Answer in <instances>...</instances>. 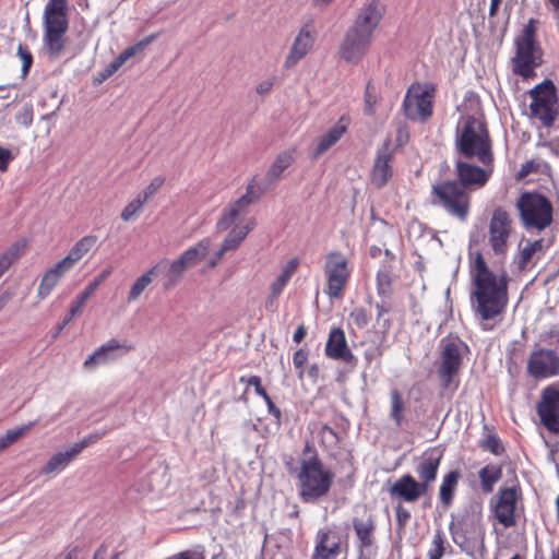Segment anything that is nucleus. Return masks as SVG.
<instances>
[{"mask_svg":"<svg viewBox=\"0 0 559 559\" xmlns=\"http://www.w3.org/2000/svg\"><path fill=\"white\" fill-rule=\"evenodd\" d=\"M469 275L473 284L471 301L475 316L484 322L501 317L509 302L510 277L507 271L495 274L483 253L477 251L469 263ZM481 326L485 331L493 328L487 323Z\"/></svg>","mask_w":559,"mask_h":559,"instance_id":"f257e3e1","label":"nucleus"},{"mask_svg":"<svg viewBox=\"0 0 559 559\" xmlns=\"http://www.w3.org/2000/svg\"><path fill=\"white\" fill-rule=\"evenodd\" d=\"M540 21L530 19L513 39L514 53L510 59L511 71L523 82L537 78V69L544 62V49L538 40Z\"/></svg>","mask_w":559,"mask_h":559,"instance_id":"f03ea898","label":"nucleus"},{"mask_svg":"<svg viewBox=\"0 0 559 559\" xmlns=\"http://www.w3.org/2000/svg\"><path fill=\"white\" fill-rule=\"evenodd\" d=\"M297 480L298 493L304 502L317 501L328 495L334 481V473L324 465L309 441L302 449Z\"/></svg>","mask_w":559,"mask_h":559,"instance_id":"7ed1b4c3","label":"nucleus"},{"mask_svg":"<svg viewBox=\"0 0 559 559\" xmlns=\"http://www.w3.org/2000/svg\"><path fill=\"white\" fill-rule=\"evenodd\" d=\"M456 150L467 159H477L483 166H493L492 141L487 124L467 116L456 135Z\"/></svg>","mask_w":559,"mask_h":559,"instance_id":"20e7f679","label":"nucleus"},{"mask_svg":"<svg viewBox=\"0 0 559 559\" xmlns=\"http://www.w3.org/2000/svg\"><path fill=\"white\" fill-rule=\"evenodd\" d=\"M69 0H49L43 13V48L51 60L59 59L68 45Z\"/></svg>","mask_w":559,"mask_h":559,"instance_id":"39448f33","label":"nucleus"},{"mask_svg":"<svg viewBox=\"0 0 559 559\" xmlns=\"http://www.w3.org/2000/svg\"><path fill=\"white\" fill-rule=\"evenodd\" d=\"M432 203L460 222L467 221L471 195L456 180H444L432 186Z\"/></svg>","mask_w":559,"mask_h":559,"instance_id":"423d86ee","label":"nucleus"},{"mask_svg":"<svg viewBox=\"0 0 559 559\" xmlns=\"http://www.w3.org/2000/svg\"><path fill=\"white\" fill-rule=\"evenodd\" d=\"M325 278L324 294L330 299H342L353 273L349 259L338 250L329 251L322 265Z\"/></svg>","mask_w":559,"mask_h":559,"instance_id":"0eeeda50","label":"nucleus"},{"mask_svg":"<svg viewBox=\"0 0 559 559\" xmlns=\"http://www.w3.org/2000/svg\"><path fill=\"white\" fill-rule=\"evenodd\" d=\"M440 361L437 374L443 389L459 388L460 370L464 356L469 352L468 346L457 337H445L441 341Z\"/></svg>","mask_w":559,"mask_h":559,"instance_id":"6e6552de","label":"nucleus"},{"mask_svg":"<svg viewBox=\"0 0 559 559\" xmlns=\"http://www.w3.org/2000/svg\"><path fill=\"white\" fill-rule=\"evenodd\" d=\"M450 533L453 542L463 550L474 548L478 543H484L485 528L483 525V512L478 506L464 509L459 518L451 522Z\"/></svg>","mask_w":559,"mask_h":559,"instance_id":"1a4fd4ad","label":"nucleus"},{"mask_svg":"<svg viewBox=\"0 0 559 559\" xmlns=\"http://www.w3.org/2000/svg\"><path fill=\"white\" fill-rule=\"evenodd\" d=\"M520 218L526 229L544 230L552 223V204L539 192H524L516 201Z\"/></svg>","mask_w":559,"mask_h":559,"instance_id":"9d476101","label":"nucleus"},{"mask_svg":"<svg viewBox=\"0 0 559 559\" xmlns=\"http://www.w3.org/2000/svg\"><path fill=\"white\" fill-rule=\"evenodd\" d=\"M528 95L531 98V118L537 119L545 128L552 127L559 115V104L555 83L551 80L546 79L530 90Z\"/></svg>","mask_w":559,"mask_h":559,"instance_id":"9b49d317","label":"nucleus"},{"mask_svg":"<svg viewBox=\"0 0 559 559\" xmlns=\"http://www.w3.org/2000/svg\"><path fill=\"white\" fill-rule=\"evenodd\" d=\"M436 86L431 83H413L403 99L402 110L412 121L427 122L433 115Z\"/></svg>","mask_w":559,"mask_h":559,"instance_id":"f8f14e48","label":"nucleus"},{"mask_svg":"<svg viewBox=\"0 0 559 559\" xmlns=\"http://www.w3.org/2000/svg\"><path fill=\"white\" fill-rule=\"evenodd\" d=\"M260 195L255 193V180L252 179L246 188V193L234 202H230L222 211V214L216 223V229L218 231H226L228 229L246 225L249 222H252L254 227V217H247V214L251 204L258 201Z\"/></svg>","mask_w":559,"mask_h":559,"instance_id":"ddd939ff","label":"nucleus"},{"mask_svg":"<svg viewBox=\"0 0 559 559\" xmlns=\"http://www.w3.org/2000/svg\"><path fill=\"white\" fill-rule=\"evenodd\" d=\"M522 499L523 492L519 485L501 487L498 490L492 503V513L497 522L504 528H510L518 524L519 504Z\"/></svg>","mask_w":559,"mask_h":559,"instance_id":"4468645a","label":"nucleus"},{"mask_svg":"<svg viewBox=\"0 0 559 559\" xmlns=\"http://www.w3.org/2000/svg\"><path fill=\"white\" fill-rule=\"evenodd\" d=\"M539 425L551 435H559V385L550 383L539 392L535 405Z\"/></svg>","mask_w":559,"mask_h":559,"instance_id":"2eb2a0df","label":"nucleus"},{"mask_svg":"<svg viewBox=\"0 0 559 559\" xmlns=\"http://www.w3.org/2000/svg\"><path fill=\"white\" fill-rule=\"evenodd\" d=\"M512 231L511 215L503 207L495 209L488 225V243L495 255L502 258L507 255Z\"/></svg>","mask_w":559,"mask_h":559,"instance_id":"dca6fc26","label":"nucleus"},{"mask_svg":"<svg viewBox=\"0 0 559 559\" xmlns=\"http://www.w3.org/2000/svg\"><path fill=\"white\" fill-rule=\"evenodd\" d=\"M526 373L534 380L559 376V353L556 349L536 346L526 360Z\"/></svg>","mask_w":559,"mask_h":559,"instance_id":"f3484780","label":"nucleus"},{"mask_svg":"<svg viewBox=\"0 0 559 559\" xmlns=\"http://www.w3.org/2000/svg\"><path fill=\"white\" fill-rule=\"evenodd\" d=\"M372 35L369 32H362L350 27L341 45V57L350 63H357L367 52L371 44Z\"/></svg>","mask_w":559,"mask_h":559,"instance_id":"a211bd4d","label":"nucleus"},{"mask_svg":"<svg viewBox=\"0 0 559 559\" xmlns=\"http://www.w3.org/2000/svg\"><path fill=\"white\" fill-rule=\"evenodd\" d=\"M316 43V31L313 24L308 22L301 26L295 37L288 55L284 61V68L289 70L302 60L313 48Z\"/></svg>","mask_w":559,"mask_h":559,"instance_id":"6ab92c4d","label":"nucleus"},{"mask_svg":"<svg viewBox=\"0 0 559 559\" xmlns=\"http://www.w3.org/2000/svg\"><path fill=\"white\" fill-rule=\"evenodd\" d=\"M388 492L399 502L414 503L429 491L413 475L404 474L388 488Z\"/></svg>","mask_w":559,"mask_h":559,"instance_id":"aec40b11","label":"nucleus"},{"mask_svg":"<svg viewBox=\"0 0 559 559\" xmlns=\"http://www.w3.org/2000/svg\"><path fill=\"white\" fill-rule=\"evenodd\" d=\"M491 167H479L474 164L456 160L455 162V174L457 177V182L464 187L467 191L468 189H480L483 188L489 180L492 174Z\"/></svg>","mask_w":559,"mask_h":559,"instance_id":"412c9836","label":"nucleus"},{"mask_svg":"<svg viewBox=\"0 0 559 559\" xmlns=\"http://www.w3.org/2000/svg\"><path fill=\"white\" fill-rule=\"evenodd\" d=\"M442 452L437 448L426 450L417 460L415 473L418 481L430 491L431 485L436 481L438 471L442 461Z\"/></svg>","mask_w":559,"mask_h":559,"instance_id":"4be33fe9","label":"nucleus"},{"mask_svg":"<svg viewBox=\"0 0 559 559\" xmlns=\"http://www.w3.org/2000/svg\"><path fill=\"white\" fill-rule=\"evenodd\" d=\"M393 151L391 142L386 140L378 148L374 163L371 169V182L377 188L384 187L393 176Z\"/></svg>","mask_w":559,"mask_h":559,"instance_id":"5701e85b","label":"nucleus"},{"mask_svg":"<svg viewBox=\"0 0 559 559\" xmlns=\"http://www.w3.org/2000/svg\"><path fill=\"white\" fill-rule=\"evenodd\" d=\"M133 349L134 346L127 341L121 342L117 338H109L106 343L97 347L94 353L85 359L83 365L85 368H91L95 365L117 359Z\"/></svg>","mask_w":559,"mask_h":559,"instance_id":"b1692460","label":"nucleus"},{"mask_svg":"<svg viewBox=\"0 0 559 559\" xmlns=\"http://www.w3.org/2000/svg\"><path fill=\"white\" fill-rule=\"evenodd\" d=\"M228 230L229 231L224 238L219 249L207 260L210 269H214L227 252L236 251L240 247L247 236L253 230V223L249 222L246 225Z\"/></svg>","mask_w":559,"mask_h":559,"instance_id":"393cba45","label":"nucleus"},{"mask_svg":"<svg viewBox=\"0 0 559 559\" xmlns=\"http://www.w3.org/2000/svg\"><path fill=\"white\" fill-rule=\"evenodd\" d=\"M384 13L385 5L380 0H371L359 10L353 27L362 32H369L370 35H373Z\"/></svg>","mask_w":559,"mask_h":559,"instance_id":"a878e982","label":"nucleus"},{"mask_svg":"<svg viewBox=\"0 0 559 559\" xmlns=\"http://www.w3.org/2000/svg\"><path fill=\"white\" fill-rule=\"evenodd\" d=\"M350 119L342 116L337 122L317 140V146L311 152V159H318L321 155L333 147L348 131Z\"/></svg>","mask_w":559,"mask_h":559,"instance_id":"bb28decb","label":"nucleus"},{"mask_svg":"<svg viewBox=\"0 0 559 559\" xmlns=\"http://www.w3.org/2000/svg\"><path fill=\"white\" fill-rule=\"evenodd\" d=\"M326 357L334 360H342L346 364H354L356 358L348 348L346 336L341 328H334L330 331L324 348Z\"/></svg>","mask_w":559,"mask_h":559,"instance_id":"cd10ccee","label":"nucleus"},{"mask_svg":"<svg viewBox=\"0 0 559 559\" xmlns=\"http://www.w3.org/2000/svg\"><path fill=\"white\" fill-rule=\"evenodd\" d=\"M340 552V535L332 530H320L316 536L312 559H335Z\"/></svg>","mask_w":559,"mask_h":559,"instance_id":"c85d7f7f","label":"nucleus"},{"mask_svg":"<svg viewBox=\"0 0 559 559\" xmlns=\"http://www.w3.org/2000/svg\"><path fill=\"white\" fill-rule=\"evenodd\" d=\"M68 271H70V269L64 263H62L61 260L57 262L52 267L48 269L43 275L38 285V298H47Z\"/></svg>","mask_w":559,"mask_h":559,"instance_id":"c756f323","label":"nucleus"},{"mask_svg":"<svg viewBox=\"0 0 559 559\" xmlns=\"http://www.w3.org/2000/svg\"><path fill=\"white\" fill-rule=\"evenodd\" d=\"M461 478L462 474L459 469H451L443 475L438 493L443 509L452 507Z\"/></svg>","mask_w":559,"mask_h":559,"instance_id":"7c9ffc66","label":"nucleus"},{"mask_svg":"<svg viewBox=\"0 0 559 559\" xmlns=\"http://www.w3.org/2000/svg\"><path fill=\"white\" fill-rule=\"evenodd\" d=\"M97 243V236L87 235L79 239L70 249L69 253L61 259L70 270L74 264L87 254Z\"/></svg>","mask_w":559,"mask_h":559,"instance_id":"2f4dec72","label":"nucleus"},{"mask_svg":"<svg viewBox=\"0 0 559 559\" xmlns=\"http://www.w3.org/2000/svg\"><path fill=\"white\" fill-rule=\"evenodd\" d=\"M299 264L300 261L296 257L288 260L278 276L270 285V293L272 298L276 299L282 294L286 285L292 280L293 275L297 272Z\"/></svg>","mask_w":559,"mask_h":559,"instance_id":"473e14b6","label":"nucleus"},{"mask_svg":"<svg viewBox=\"0 0 559 559\" xmlns=\"http://www.w3.org/2000/svg\"><path fill=\"white\" fill-rule=\"evenodd\" d=\"M212 248V240L209 237L201 239L195 246L183 251L179 257L190 267L203 260Z\"/></svg>","mask_w":559,"mask_h":559,"instance_id":"72a5a7b5","label":"nucleus"},{"mask_svg":"<svg viewBox=\"0 0 559 559\" xmlns=\"http://www.w3.org/2000/svg\"><path fill=\"white\" fill-rule=\"evenodd\" d=\"M478 477L481 491L485 493H490L493 491L495 485L502 477V468L499 465L488 464L479 469Z\"/></svg>","mask_w":559,"mask_h":559,"instance_id":"f704fd0d","label":"nucleus"},{"mask_svg":"<svg viewBox=\"0 0 559 559\" xmlns=\"http://www.w3.org/2000/svg\"><path fill=\"white\" fill-rule=\"evenodd\" d=\"M294 150H287L281 152L270 166L266 173V179L271 182L276 181L281 178L282 174L292 165L294 162Z\"/></svg>","mask_w":559,"mask_h":559,"instance_id":"c9c22d12","label":"nucleus"},{"mask_svg":"<svg viewBox=\"0 0 559 559\" xmlns=\"http://www.w3.org/2000/svg\"><path fill=\"white\" fill-rule=\"evenodd\" d=\"M164 261L162 260L153 265L133 283L128 294V301H134L141 296L144 289L153 282V278L158 275V269Z\"/></svg>","mask_w":559,"mask_h":559,"instance_id":"e433bc0d","label":"nucleus"},{"mask_svg":"<svg viewBox=\"0 0 559 559\" xmlns=\"http://www.w3.org/2000/svg\"><path fill=\"white\" fill-rule=\"evenodd\" d=\"M26 247V240L22 239L11 245L8 250L0 255V277L12 265V263L25 252Z\"/></svg>","mask_w":559,"mask_h":559,"instance_id":"4c0bfd02","label":"nucleus"},{"mask_svg":"<svg viewBox=\"0 0 559 559\" xmlns=\"http://www.w3.org/2000/svg\"><path fill=\"white\" fill-rule=\"evenodd\" d=\"M543 239H537L534 241H527V243L522 247L516 257V265L519 271H526L528 265L533 259V257L543 249Z\"/></svg>","mask_w":559,"mask_h":559,"instance_id":"58836bf2","label":"nucleus"},{"mask_svg":"<svg viewBox=\"0 0 559 559\" xmlns=\"http://www.w3.org/2000/svg\"><path fill=\"white\" fill-rule=\"evenodd\" d=\"M353 526L359 539L360 547H370L373 543V532L376 528L374 522L371 519H368L367 521L354 519Z\"/></svg>","mask_w":559,"mask_h":559,"instance_id":"ea45409f","label":"nucleus"},{"mask_svg":"<svg viewBox=\"0 0 559 559\" xmlns=\"http://www.w3.org/2000/svg\"><path fill=\"white\" fill-rule=\"evenodd\" d=\"M78 454L74 453L73 448L71 447L66 452H59L53 454L47 464L43 468L44 474H51L53 472L63 469Z\"/></svg>","mask_w":559,"mask_h":559,"instance_id":"a19ab883","label":"nucleus"},{"mask_svg":"<svg viewBox=\"0 0 559 559\" xmlns=\"http://www.w3.org/2000/svg\"><path fill=\"white\" fill-rule=\"evenodd\" d=\"M94 293L95 290L93 289V287L87 285L84 288V290L76 296L75 300H73L72 304L70 305L68 316L63 319L64 325L70 323L74 317L81 313L86 301L94 295Z\"/></svg>","mask_w":559,"mask_h":559,"instance_id":"79ce46f5","label":"nucleus"},{"mask_svg":"<svg viewBox=\"0 0 559 559\" xmlns=\"http://www.w3.org/2000/svg\"><path fill=\"white\" fill-rule=\"evenodd\" d=\"M33 426H34V423H28L26 425L10 429L4 435H1L0 436V452L4 451L11 444L16 442L20 438L25 436L32 429Z\"/></svg>","mask_w":559,"mask_h":559,"instance_id":"37998d69","label":"nucleus"},{"mask_svg":"<svg viewBox=\"0 0 559 559\" xmlns=\"http://www.w3.org/2000/svg\"><path fill=\"white\" fill-rule=\"evenodd\" d=\"M391 412L390 416L394 420L397 427H401L403 423V413L405 411V403L397 389H393L390 392Z\"/></svg>","mask_w":559,"mask_h":559,"instance_id":"c03bdc74","label":"nucleus"},{"mask_svg":"<svg viewBox=\"0 0 559 559\" xmlns=\"http://www.w3.org/2000/svg\"><path fill=\"white\" fill-rule=\"evenodd\" d=\"M318 437L321 447L326 450L335 449L340 442L338 433L328 424L321 426Z\"/></svg>","mask_w":559,"mask_h":559,"instance_id":"a18cd8bd","label":"nucleus"},{"mask_svg":"<svg viewBox=\"0 0 559 559\" xmlns=\"http://www.w3.org/2000/svg\"><path fill=\"white\" fill-rule=\"evenodd\" d=\"M479 448L493 455H501L504 452L500 438L495 433H488L484 439H481Z\"/></svg>","mask_w":559,"mask_h":559,"instance_id":"49530a36","label":"nucleus"},{"mask_svg":"<svg viewBox=\"0 0 559 559\" xmlns=\"http://www.w3.org/2000/svg\"><path fill=\"white\" fill-rule=\"evenodd\" d=\"M445 539L442 531H437L431 540V548L428 550V559H441L445 554Z\"/></svg>","mask_w":559,"mask_h":559,"instance_id":"de8ad7c7","label":"nucleus"},{"mask_svg":"<svg viewBox=\"0 0 559 559\" xmlns=\"http://www.w3.org/2000/svg\"><path fill=\"white\" fill-rule=\"evenodd\" d=\"M349 321L358 329H365L371 321L372 316L364 307H355L348 316Z\"/></svg>","mask_w":559,"mask_h":559,"instance_id":"09e8293b","label":"nucleus"},{"mask_svg":"<svg viewBox=\"0 0 559 559\" xmlns=\"http://www.w3.org/2000/svg\"><path fill=\"white\" fill-rule=\"evenodd\" d=\"M188 267L189 266L186 264V262L180 257H178L176 260H174L170 263L169 269L166 273V278H167L168 285L176 284Z\"/></svg>","mask_w":559,"mask_h":559,"instance_id":"8fccbe9b","label":"nucleus"},{"mask_svg":"<svg viewBox=\"0 0 559 559\" xmlns=\"http://www.w3.org/2000/svg\"><path fill=\"white\" fill-rule=\"evenodd\" d=\"M146 202L138 194L132 201H130L121 211L120 217L123 222H130L142 210Z\"/></svg>","mask_w":559,"mask_h":559,"instance_id":"3c124183","label":"nucleus"},{"mask_svg":"<svg viewBox=\"0 0 559 559\" xmlns=\"http://www.w3.org/2000/svg\"><path fill=\"white\" fill-rule=\"evenodd\" d=\"M378 100L379 97L378 94L376 93L374 86L370 82H368L364 94V112L367 116H373L376 114V106L378 104Z\"/></svg>","mask_w":559,"mask_h":559,"instance_id":"603ef678","label":"nucleus"},{"mask_svg":"<svg viewBox=\"0 0 559 559\" xmlns=\"http://www.w3.org/2000/svg\"><path fill=\"white\" fill-rule=\"evenodd\" d=\"M159 36V33H153L143 39L139 40L134 45L126 48L121 51L123 58L128 61L130 58L135 56L136 53L143 51L152 41H154Z\"/></svg>","mask_w":559,"mask_h":559,"instance_id":"864d4df0","label":"nucleus"},{"mask_svg":"<svg viewBox=\"0 0 559 559\" xmlns=\"http://www.w3.org/2000/svg\"><path fill=\"white\" fill-rule=\"evenodd\" d=\"M159 36V33H153L143 39L139 40L134 45L126 48L121 51L123 58L128 61L130 58L135 56L136 53L143 51L152 41H154Z\"/></svg>","mask_w":559,"mask_h":559,"instance_id":"5fc2aeb1","label":"nucleus"},{"mask_svg":"<svg viewBox=\"0 0 559 559\" xmlns=\"http://www.w3.org/2000/svg\"><path fill=\"white\" fill-rule=\"evenodd\" d=\"M377 293L379 296L386 297L392 292V277L389 271L383 270L377 273Z\"/></svg>","mask_w":559,"mask_h":559,"instance_id":"6e6d98bb","label":"nucleus"},{"mask_svg":"<svg viewBox=\"0 0 559 559\" xmlns=\"http://www.w3.org/2000/svg\"><path fill=\"white\" fill-rule=\"evenodd\" d=\"M165 182V178L162 176L154 177L151 182L145 187L143 191L139 193V195L147 202L151 198H153L157 191L163 187Z\"/></svg>","mask_w":559,"mask_h":559,"instance_id":"4d7b16f0","label":"nucleus"},{"mask_svg":"<svg viewBox=\"0 0 559 559\" xmlns=\"http://www.w3.org/2000/svg\"><path fill=\"white\" fill-rule=\"evenodd\" d=\"M308 350L305 349V348H299L298 350L295 352L294 356H293V364H294V367L296 368L297 370V377L299 379H302L304 378V366L305 364L307 362L308 360Z\"/></svg>","mask_w":559,"mask_h":559,"instance_id":"13d9d810","label":"nucleus"},{"mask_svg":"<svg viewBox=\"0 0 559 559\" xmlns=\"http://www.w3.org/2000/svg\"><path fill=\"white\" fill-rule=\"evenodd\" d=\"M127 60L123 58L122 53L120 52L118 57H116L105 69L104 73L102 74L103 79H107L108 76L112 75L115 72H117Z\"/></svg>","mask_w":559,"mask_h":559,"instance_id":"bf43d9fd","label":"nucleus"},{"mask_svg":"<svg viewBox=\"0 0 559 559\" xmlns=\"http://www.w3.org/2000/svg\"><path fill=\"white\" fill-rule=\"evenodd\" d=\"M17 55L23 61V73L26 74L33 63V56L29 52V50L26 47H23L22 45H20L17 48Z\"/></svg>","mask_w":559,"mask_h":559,"instance_id":"052dcab7","label":"nucleus"},{"mask_svg":"<svg viewBox=\"0 0 559 559\" xmlns=\"http://www.w3.org/2000/svg\"><path fill=\"white\" fill-rule=\"evenodd\" d=\"M102 435H90L82 439L80 442H76L72 445L74 453L78 455L90 444L96 442Z\"/></svg>","mask_w":559,"mask_h":559,"instance_id":"680f3d73","label":"nucleus"},{"mask_svg":"<svg viewBox=\"0 0 559 559\" xmlns=\"http://www.w3.org/2000/svg\"><path fill=\"white\" fill-rule=\"evenodd\" d=\"M13 158V154L10 150L0 146V171H7Z\"/></svg>","mask_w":559,"mask_h":559,"instance_id":"e2e57ef3","label":"nucleus"},{"mask_svg":"<svg viewBox=\"0 0 559 559\" xmlns=\"http://www.w3.org/2000/svg\"><path fill=\"white\" fill-rule=\"evenodd\" d=\"M409 133L406 124H400L396 130V142L397 145H404L408 142Z\"/></svg>","mask_w":559,"mask_h":559,"instance_id":"0e129e2a","label":"nucleus"},{"mask_svg":"<svg viewBox=\"0 0 559 559\" xmlns=\"http://www.w3.org/2000/svg\"><path fill=\"white\" fill-rule=\"evenodd\" d=\"M383 355V350L381 346H377L374 348L367 349L364 354V357L368 364L372 362L376 359H380Z\"/></svg>","mask_w":559,"mask_h":559,"instance_id":"69168bd1","label":"nucleus"},{"mask_svg":"<svg viewBox=\"0 0 559 559\" xmlns=\"http://www.w3.org/2000/svg\"><path fill=\"white\" fill-rule=\"evenodd\" d=\"M273 85H274V78L267 79V80L260 82L257 85L255 91L259 95H265L272 91Z\"/></svg>","mask_w":559,"mask_h":559,"instance_id":"338daca9","label":"nucleus"},{"mask_svg":"<svg viewBox=\"0 0 559 559\" xmlns=\"http://www.w3.org/2000/svg\"><path fill=\"white\" fill-rule=\"evenodd\" d=\"M169 559H204V557L199 552L186 550L170 557Z\"/></svg>","mask_w":559,"mask_h":559,"instance_id":"774afa93","label":"nucleus"}]
</instances>
